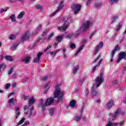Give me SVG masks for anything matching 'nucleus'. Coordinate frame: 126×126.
<instances>
[{"instance_id":"nucleus-25","label":"nucleus","mask_w":126,"mask_h":126,"mask_svg":"<svg viewBox=\"0 0 126 126\" xmlns=\"http://www.w3.org/2000/svg\"><path fill=\"white\" fill-rule=\"evenodd\" d=\"M79 69V65H76L74 67V70L73 71V73L75 74L76 73V71Z\"/></svg>"},{"instance_id":"nucleus-20","label":"nucleus","mask_w":126,"mask_h":126,"mask_svg":"<svg viewBox=\"0 0 126 126\" xmlns=\"http://www.w3.org/2000/svg\"><path fill=\"white\" fill-rule=\"evenodd\" d=\"M25 122V118L23 117L20 121L16 125L17 126H20V125H22L23 123Z\"/></svg>"},{"instance_id":"nucleus-19","label":"nucleus","mask_w":126,"mask_h":126,"mask_svg":"<svg viewBox=\"0 0 126 126\" xmlns=\"http://www.w3.org/2000/svg\"><path fill=\"white\" fill-rule=\"evenodd\" d=\"M5 59L6 61H8L9 62H13V59L10 56L7 55L5 57Z\"/></svg>"},{"instance_id":"nucleus-31","label":"nucleus","mask_w":126,"mask_h":126,"mask_svg":"<svg viewBox=\"0 0 126 126\" xmlns=\"http://www.w3.org/2000/svg\"><path fill=\"white\" fill-rule=\"evenodd\" d=\"M54 108H51L49 110V113L50 116H53V115H54Z\"/></svg>"},{"instance_id":"nucleus-11","label":"nucleus","mask_w":126,"mask_h":126,"mask_svg":"<svg viewBox=\"0 0 126 126\" xmlns=\"http://www.w3.org/2000/svg\"><path fill=\"white\" fill-rule=\"evenodd\" d=\"M114 104V101L113 100H111L108 101L106 103V109H111L113 107V105Z\"/></svg>"},{"instance_id":"nucleus-56","label":"nucleus","mask_w":126,"mask_h":126,"mask_svg":"<svg viewBox=\"0 0 126 126\" xmlns=\"http://www.w3.org/2000/svg\"><path fill=\"white\" fill-rule=\"evenodd\" d=\"M49 85H50V82H48V83H47V84L45 85V86H44V89H45L47 88V87H48V86H49Z\"/></svg>"},{"instance_id":"nucleus-30","label":"nucleus","mask_w":126,"mask_h":126,"mask_svg":"<svg viewBox=\"0 0 126 126\" xmlns=\"http://www.w3.org/2000/svg\"><path fill=\"white\" fill-rule=\"evenodd\" d=\"M80 119H81V116H75V121L76 122H78Z\"/></svg>"},{"instance_id":"nucleus-28","label":"nucleus","mask_w":126,"mask_h":126,"mask_svg":"<svg viewBox=\"0 0 126 126\" xmlns=\"http://www.w3.org/2000/svg\"><path fill=\"white\" fill-rule=\"evenodd\" d=\"M16 38V37L14 34H11L9 37V39H10V40H14Z\"/></svg>"},{"instance_id":"nucleus-40","label":"nucleus","mask_w":126,"mask_h":126,"mask_svg":"<svg viewBox=\"0 0 126 126\" xmlns=\"http://www.w3.org/2000/svg\"><path fill=\"white\" fill-rule=\"evenodd\" d=\"M59 10L54 11L52 14H51L50 16H55V15H56L57 14V12H59Z\"/></svg>"},{"instance_id":"nucleus-15","label":"nucleus","mask_w":126,"mask_h":126,"mask_svg":"<svg viewBox=\"0 0 126 126\" xmlns=\"http://www.w3.org/2000/svg\"><path fill=\"white\" fill-rule=\"evenodd\" d=\"M63 0L61 1V2L60 3V4H59V6H58V9L57 10H59V11H60V10L63 9Z\"/></svg>"},{"instance_id":"nucleus-60","label":"nucleus","mask_w":126,"mask_h":126,"mask_svg":"<svg viewBox=\"0 0 126 126\" xmlns=\"http://www.w3.org/2000/svg\"><path fill=\"white\" fill-rule=\"evenodd\" d=\"M118 19V17H115L112 19V22H115L116 21V20Z\"/></svg>"},{"instance_id":"nucleus-22","label":"nucleus","mask_w":126,"mask_h":126,"mask_svg":"<svg viewBox=\"0 0 126 126\" xmlns=\"http://www.w3.org/2000/svg\"><path fill=\"white\" fill-rule=\"evenodd\" d=\"M83 48H84V44H82L80 46V47L78 50V51L76 53V55H78V54H79V52H80V51H81V50H82V49H83Z\"/></svg>"},{"instance_id":"nucleus-23","label":"nucleus","mask_w":126,"mask_h":126,"mask_svg":"<svg viewBox=\"0 0 126 126\" xmlns=\"http://www.w3.org/2000/svg\"><path fill=\"white\" fill-rule=\"evenodd\" d=\"M53 36H54V32H51L49 34L48 37L45 38V39L47 41H49V40H50L51 39V38H52L53 37Z\"/></svg>"},{"instance_id":"nucleus-64","label":"nucleus","mask_w":126,"mask_h":126,"mask_svg":"<svg viewBox=\"0 0 126 126\" xmlns=\"http://www.w3.org/2000/svg\"><path fill=\"white\" fill-rule=\"evenodd\" d=\"M99 6H100V4L99 3H96L95 4V7H99Z\"/></svg>"},{"instance_id":"nucleus-54","label":"nucleus","mask_w":126,"mask_h":126,"mask_svg":"<svg viewBox=\"0 0 126 126\" xmlns=\"http://www.w3.org/2000/svg\"><path fill=\"white\" fill-rule=\"evenodd\" d=\"M86 42H87V39H84L83 40L82 42V45H83V44H84L85 43H86Z\"/></svg>"},{"instance_id":"nucleus-29","label":"nucleus","mask_w":126,"mask_h":126,"mask_svg":"<svg viewBox=\"0 0 126 126\" xmlns=\"http://www.w3.org/2000/svg\"><path fill=\"white\" fill-rule=\"evenodd\" d=\"M40 62V59L38 58L37 57H35V58L33 60V63H39V62Z\"/></svg>"},{"instance_id":"nucleus-4","label":"nucleus","mask_w":126,"mask_h":126,"mask_svg":"<svg viewBox=\"0 0 126 126\" xmlns=\"http://www.w3.org/2000/svg\"><path fill=\"white\" fill-rule=\"evenodd\" d=\"M72 9L74 11V14L75 15L77 14L79 12V11L81 9V5L78 4H73L71 7Z\"/></svg>"},{"instance_id":"nucleus-63","label":"nucleus","mask_w":126,"mask_h":126,"mask_svg":"<svg viewBox=\"0 0 126 126\" xmlns=\"http://www.w3.org/2000/svg\"><path fill=\"white\" fill-rule=\"evenodd\" d=\"M113 83H115V84H118V83H119V80H116L115 81H114Z\"/></svg>"},{"instance_id":"nucleus-7","label":"nucleus","mask_w":126,"mask_h":126,"mask_svg":"<svg viewBox=\"0 0 126 126\" xmlns=\"http://www.w3.org/2000/svg\"><path fill=\"white\" fill-rule=\"evenodd\" d=\"M103 45H104V43H103V42L101 41L99 43V44L98 45H97V46L95 48L94 52V56H95V55H96V54H97L98 53V52H99V50H100V49H101V48H102V47H103Z\"/></svg>"},{"instance_id":"nucleus-55","label":"nucleus","mask_w":126,"mask_h":126,"mask_svg":"<svg viewBox=\"0 0 126 126\" xmlns=\"http://www.w3.org/2000/svg\"><path fill=\"white\" fill-rule=\"evenodd\" d=\"M23 98H24V100L25 101H26V100H27L28 98V96L25 95H23Z\"/></svg>"},{"instance_id":"nucleus-3","label":"nucleus","mask_w":126,"mask_h":126,"mask_svg":"<svg viewBox=\"0 0 126 126\" xmlns=\"http://www.w3.org/2000/svg\"><path fill=\"white\" fill-rule=\"evenodd\" d=\"M104 75L103 73H101L100 76H98L95 80V84H96V88L99 87L101 84L103 83V77Z\"/></svg>"},{"instance_id":"nucleus-49","label":"nucleus","mask_w":126,"mask_h":126,"mask_svg":"<svg viewBox=\"0 0 126 126\" xmlns=\"http://www.w3.org/2000/svg\"><path fill=\"white\" fill-rule=\"evenodd\" d=\"M30 123L29 121H27L24 123V124L23 125V126H28L29 125Z\"/></svg>"},{"instance_id":"nucleus-51","label":"nucleus","mask_w":126,"mask_h":126,"mask_svg":"<svg viewBox=\"0 0 126 126\" xmlns=\"http://www.w3.org/2000/svg\"><path fill=\"white\" fill-rule=\"evenodd\" d=\"M36 9H40L41 8H42V6H41L40 5H37L35 6Z\"/></svg>"},{"instance_id":"nucleus-9","label":"nucleus","mask_w":126,"mask_h":126,"mask_svg":"<svg viewBox=\"0 0 126 126\" xmlns=\"http://www.w3.org/2000/svg\"><path fill=\"white\" fill-rule=\"evenodd\" d=\"M30 34V32L28 31L27 32L22 36L21 40L23 41H26L27 39L29 38V35Z\"/></svg>"},{"instance_id":"nucleus-18","label":"nucleus","mask_w":126,"mask_h":126,"mask_svg":"<svg viewBox=\"0 0 126 126\" xmlns=\"http://www.w3.org/2000/svg\"><path fill=\"white\" fill-rule=\"evenodd\" d=\"M25 14V12H24V11L21 12L18 16V18L19 19L22 18Z\"/></svg>"},{"instance_id":"nucleus-26","label":"nucleus","mask_w":126,"mask_h":126,"mask_svg":"<svg viewBox=\"0 0 126 126\" xmlns=\"http://www.w3.org/2000/svg\"><path fill=\"white\" fill-rule=\"evenodd\" d=\"M60 50L58 49L55 51L51 52L50 53V55H54V56H56V55H57V54H58V53H59V52H60Z\"/></svg>"},{"instance_id":"nucleus-57","label":"nucleus","mask_w":126,"mask_h":126,"mask_svg":"<svg viewBox=\"0 0 126 126\" xmlns=\"http://www.w3.org/2000/svg\"><path fill=\"white\" fill-rule=\"evenodd\" d=\"M117 35H118L117 33H115L113 37H112L113 40H115V39L116 38H117Z\"/></svg>"},{"instance_id":"nucleus-13","label":"nucleus","mask_w":126,"mask_h":126,"mask_svg":"<svg viewBox=\"0 0 126 126\" xmlns=\"http://www.w3.org/2000/svg\"><path fill=\"white\" fill-rule=\"evenodd\" d=\"M94 85L92 86L91 90H92V93H91V95L92 96H97L98 94V91L94 90Z\"/></svg>"},{"instance_id":"nucleus-42","label":"nucleus","mask_w":126,"mask_h":126,"mask_svg":"<svg viewBox=\"0 0 126 126\" xmlns=\"http://www.w3.org/2000/svg\"><path fill=\"white\" fill-rule=\"evenodd\" d=\"M70 48H71V49H75V48H76L75 44H74L73 43L71 44Z\"/></svg>"},{"instance_id":"nucleus-39","label":"nucleus","mask_w":126,"mask_h":126,"mask_svg":"<svg viewBox=\"0 0 126 126\" xmlns=\"http://www.w3.org/2000/svg\"><path fill=\"white\" fill-rule=\"evenodd\" d=\"M101 57V55H98V56L96 57V58L94 61V63H96V62Z\"/></svg>"},{"instance_id":"nucleus-2","label":"nucleus","mask_w":126,"mask_h":126,"mask_svg":"<svg viewBox=\"0 0 126 126\" xmlns=\"http://www.w3.org/2000/svg\"><path fill=\"white\" fill-rule=\"evenodd\" d=\"M61 21L63 22V26L58 27V29L59 31H65L69 26V20L67 19L65 20V18L63 17L61 19Z\"/></svg>"},{"instance_id":"nucleus-24","label":"nucleus","mask_w":126,"mask_h":126,"mask_svg":"<svg viewBox=\"0 0 126 126\" xmlns=\"http://www.w3.org/2000/svg\"><path fill=\"white\" fill-rule=\"evenodd\" d=\"M47 106L48 105L45 103L44 104V105H41L42 112L43 113H45V111H46V107H47Z\"/></svg>"},{"instance_id":"nucleus-21","label":"nucleus","mask_w":126,"mask_h":126,"mask_svg":"<svg viewBox=\"0 0 126 126\" xmlns=\"http://www.w3.org/2000/svg\"><path fill=\"white\" fill-rule=\"evenodd\" d=\"M30 60V57H28L26 58H23L22 59V62H25L26 63H29V61Z\"/></svg>"},{"instance_id":"nucleus-32","label":"nucleus","mask_w":126,"mask_h":126,"mask_svg":"<svg viewBox=\"0 0 126 126\" xmlns=\"http://www.w3.org/2000/svg\"><path fill=\"white\" fill-rule=\"evenodd\" d=\"M121 27H122V25H121V24H118V25L116 27V31H120V29H121Z\"/></svg>"},{"instance_id":"nucleus-14","label":"nucleus","mask_w":126,"mask_h":126,"mask_svg":"<svg viewBox=\"0 0 126 126\" xmlns=\"http://www.w3.org/2000/svg\"><path fill=\"white\" fill-rule=\"evenodd\" d=\"M35 100L34 98V97H31L29 100V107H31L34 103L35 102Z\"/></svg>"},{"instance_id":"nucleus-1","label":"nucleus","mask_w":126,"mask_h":126,"mask_svg":"<svg viewBox=\"0 0 126 126\" xmlns=\"http://www.w3.org/2000/svg\"><path fill=\"white\" fill-rule=\"evenodd\" d=\"M63 95H64V92H62L61 88H60V85H57L56 89L54 91V97L47 98L45 104L47 106H50V105H52L54 103L55 98H58L57 103L59 104L60 102H63Z\"/></svg>"},{"instance_id":"nucleus-5","label":"nucleus","mask_w":126,"mask_h":126,"mask_svg":"<svg viewBox=\"0 0 126 126\" xmlns=\"http://www.w3.org/2000/svg\"><path fill=\"white\" fill-rule=\"evenodd\" d=\"M123 59H126V54H125V52L121 51L118 55V59L117 60V63H119Z\"/></svg>"},{"instance_id":"nucleus-8","label":"nucleus","mask_w":126,"mask_h":126,"mask_svg":"<svg viewBox=\"0 0 126 126\" xmlns=\"http://www.w3.org/2000/svg\"><path fill=\"white\" fill-rule=\"evenodd\" d=\"M8 103L11 107H14V105H15L17 102L16 101V99L12 97L9 99Z\"/></svg>"},{"instance_id":"nucleus-10","label":"nucleus","mask_w":126,"mask_h":126,"mask_svg":"<svg viewBox=\"0 0 126 126\" xmlns=\"http://www.w3.org/2000/svg\"><path fill=\"white\" fill-rule=\"evenodd\" d=\"M120 49L121 47H119L118 45H116L115 47V48L114 49V50H112L111 53L112 58H114V55H115L116 52H117V51H120Z\"/></svg>"},{"instance_id":"nucleus-41","label":"nucleus","mask_w":126,"mask_h":126,"mask_svg":"<svg viewBox=\"0 0 126 126\" xmlns=\"http://www.w3.org/2000/svg\"><path fill=\"white\" fill-rule=\"evenodd\" d=\"M50 48H52V46L51 45H48L47 48L44 50V52H47L48 51V50H49V49H50Z\"/></svg>"},{"instance_id":"nucleus-61","label":"nucleus","mask_w":126,"mask_h":126,"mask_svg":"<svg viewBox=\"0 0 126 126\" xmlns=\"http://www.w3.org/2000/svg\"><path fill=\"white\" fill-rule=\"evenodd\" d=\"M97 67V66H94L93 68V72H94L95 70H96V68Z\"/></svg>"},{"instance_id":"nucleus-33","label":"nucleus","mask_w":126,"mask_h":126,"mask_svg":"<svg viewBox=\"0 0 126 126\" xmlns=\"http://www.w3.org/2000/svg\"><path fill=\"white\" fill-rule=\"evenodd\" d=\"M19 46V44L16 43V44H14L13 46L11 47V49H16Z\"/></svg>"},{"instance_id":"nucleus-50","label":"nucleus","mask_w":126,"mask_h":126,"mask_svg":"<svg viewBox=\"0 0 126 126\" xmlns=\"http://www.w3.org/2000/svg\"><path fill=\"white\" fill-rule=\"evenodd\" d=\"M20 116V111H18L16 115V118L17 119Z\"/></svg>"},{"instance_id":"nucleus-44","label":"nucleus","mask_w":126,"mask_h":126,"mask_svg":"<svg viewBox=\"0 0 126 126\" xmlns=\"http://www.w3.org/2000/svg\"><path fill=\"white\" fill-rule=\"evenodd\" d=\"M44 102V100H43V99H40L39 100V104H41V106H43V105H44V104L43 103Z\"/></svg>"},{"instance_id":"nucleus-46","label":"nucleus","mask_w":126,"mask_h":126,"mask_svg":"<svg viewBox=\"0 0 126 126\" xmlns=\"http://www.w3.org/2000/svg\"><path fill=\"white\" fill-rule=\"evenodd\" d=\"M0 67H1V68H5V67H6V65L4 64H0Z\"/></svg>"},{"instance_id":"nucleus-16","label":"nucleus","mask_w":126,"mask_h":126,"mask_svg":"<svg viewBox=\"0 0 126 126\" xmlns=\"http://www.w3.org/2000/svg\"><path fill=\"white\" fill-rule=\"evenodd\" d=\"M75 104H76V100H72L70 102V106L72 108H73L75 106Z\"/></svg>"},{"instance_id":"nucleus-48","label":"nucleus","mask_w":126,"mask_h":126,"mask_svg":"<svg viewBox=\"0 0 126 126\" xmlns=\"http://www.w3.org/2000/svg\"><path fill=\"white\" fill-rule=\"evenodd\" d=\"M80 34V31H78L77 32H75V35L77 37H78V36H79V34Z\"/></svg>"},{"instance_id":"nucleus-52","label":"nucleus","mask_w":126,"mask_h":126,"mask_svg":"<svg viewBox=\"0 0 126 126\" xmlns=\"http://www.w3.org/2000/svg\"><path fill=\"white\" fill-rule=\"evenodd\" d=\"M83 111H84V105H83L81 108V116H82V113H83Z\"/></svg>"},{"instance_id":"nucleus-53","label":"nucleus","mask_w":126,"mask_h":126,"mask_svg":"<svg viewBox=\"0 0 126 126\" xmlns=\"http://www.w3.org/2000/svg\"><path fill=\"white\" fill-rule=\"evenodd\" d=\"M85 93H86V96H88V94L89 93V91L88 90V89H86Z\"/></svg>"},{"instance_id":"nucleus-47","label":"nucleus","mask_w":126,"mask_h":126,"mask_svg":"<svg viewBox=\"0 0 126 126\" xmlns=\"http://www.w3.org/2000/svg\"><path fill=\"white\" fill-rule=\"evenodd\" d=\"M5 87H6V89H8V88H9L10 87V84L7 83L6 84Z\"/></svg>"},{"instance_id":"nucleus-58","label":"nucleus","mask_w":126,"mask_h":126,"mask_svg":"<svg viewBox=\"0 0 126 126\" xmlns=\"http://www.w3.org/2000/svg\"><path fill=\"white\" fill-rule=\"evenodd\" d=\"M47 79H48L47 76H44L42 78V80H43V81L47 80Z\"/></svg>"},{"instance_id":"nucleus-62","label":"nucleus","mask_w":126,"mask_h":126,"mask_svg":"<svg viewBox=\"0 0 126 126\" xmlns=\"http://www.w3.org/2000/svg\"><path fill=\"white\" fill-rule=\"evenodd\" d=\"M14 92H12L8 96V98H9V97H10V96H12V95H14Z\"/></svg>"},{"instance_id":"nucleus-34","label":"nucleus","mask_w":126,"mask_h":126,"mask_svg":"<svg viewBox=\"0 0 126 126\" xmlns=\"http://www.w3.org/2000/svg\"><path fill=\"white\" fill-rule=\"evenodd\" d=\"M9 8L8 7H5L4 9H1L0 13H2L3 11H6Z\"/></svg>"},{"instance_id":"nucleus-37","label":"nucleus","mask_w":126,"mask_h":126,"mask_svg":"<svg viewBox=\"0 0 126 126\" xmlns=\"http://www.w3.org/2000/svg\"><path fill=\"white\" fill-rule=\"evenodd\" d=\"M119 0H110L111 4H114V3H116V2H118Z\"/></svg>"},{"instance_id":"nucleus-35","label":"nucleus","mask_w":126,"mask_h":126,"mask_svg":"<svg viewBox=\"0 0 126 126\" xmlns=\"http://www.w3.org/2000/svg\"><path fill=\"white\" fill-rule=\"evenodd\" d=\"M106 126H113V123H112L111 121H107V124Z\"/></svg>"},{"instance_id":"nucleus-38","label":"nucleus","mask_w":126,"mask_h":126,"mask_svg":"<svg viewBox=\"0 0 126 126\" xmlns=\"http://www.w3.org/2000/svg\"><path fill=\"white\" fill-rule=\"evenodd\" d=\"M43 55V53L42 52H39L37 55L36 58H38V59H40L41 58V56Z\"/></svg>"},{"instance_id":"nucleus-43","label":"nucleus","mask_w":126,"mask_h":126,"mask_svg":"<svg viewBox=\"0 0 126 126\" xmlns=\"http://www.w3.org/2000/svg\"><path fill=\"white\" fill-rule=\"evenodd\" d=\"M96 33V32H93L91 34V35L90 36V39H92V37H93V36L94 35H95V33Z\"/></svg>"},{"instance_id":"nucleus-6","label":"nucleus","mask_w":126,"mask_h":126,"mask_svg":"<svg viewBox=\"0 0 126 126\" xmlns=\"http://www.w3.org/2000/svg\"><path fill=\"white\" fill-rule=\"evenodd\" d=\"M90 26H92L91 22H90V21H87L86 23L83 24V25L81 26V29H84L85 31H86Z\"/></svg>"},{"instance_id":"nucleus-59","label":"nucleus","mask_w":126,"mask_h":126,"mask_svg":"<svg viewBox=\"0 0 126 126\" xmlns=\"http://www.w3.org/2000/svg\"><path fill=\"white\" fill-rule=\"evenodd\" d=\"M58 45H59V42H58V41L55 42V43L53 44V46H55V47H57V46Z\"/></svg>"},{"instance_id":"nucleus-17","label":"nucleus","mask_w":126,"mask_h":126,"mask_svg":"<svg viewBox=\"0 0 126 126\" xmlns=\"http://www.w3.org/2000/svg\"><path fill=\"white\" fill-rule=\"evenodd\" d=\"M63 39V36H57L56 37V40L59 43H61Z\"/></svg>"},{"instance_id":"nucleus-36","label":"nucleus","mask_w":126,"mask_h":126,"mask_svg":"<svg viewBox=\"0 0 126 126\" xmlns=\"http://www.w3.org/2000/svg\"><path fill=\"white\" fill-rule=\"evenodd\" d=\"M73 36V34L69 33V34H68L66 36V38H67V39H71V38H72Z\"/></svg>"},{"instance_id":"nucleus-45","label":"nucleus","mask_w":126,"mask_h":126,"mask_svg":"<svg viewBox=\"0 0 126 126\" xmlns=\"http://www.w3.org/2000/svg\"><path fill=\"white\" fill-rule=\"evenodd\" d=\"M13 72V68H11V69L8 71V74H11Z\"/></svg>"},{"instance_id":"nucleus-12","label":"nucleus","mask_w":126,"mask_h":126,"mask_svg":"<svg viewBox=\"0 0 126 126\" xmlns=\"http://www.w3.org/2000/svg\"><path fill=\"white\" fill-rule=\"evenodd\" d=\"M120 113H121V108H118L116 110V111L115 113L112 116V120H115L116 118H117V117H118V116H119V114H120Z\"/></svg>"},{"instance_id":"nucleus-27","label":"nucleus","mask_w":126,"mask_h":126,"mask_svg":"<svg viewBox=\"0 0 126 126\" xmlns=\"http://www.w3.org/2000/svg\"><path fill=\"white\" fill-rule=\"evenodd\" d=\"M10 19L11 20V21H12V22H15V15L12 14L10 16Z\"/></svg>"}]
</instances>
